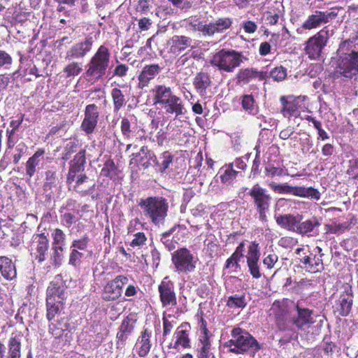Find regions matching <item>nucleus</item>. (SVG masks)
<instances>
[{
	"label": "nucleus",
	"instance_id": "f257e3e1",
	"mask_svg": "<svg viewBox=\"0 0 358 358\" xmlns=\"http://www.w3.org/2000/svg\"><path fill=\"white\" fill-rule=\"evenodd\" d=\"M352 42H343L337 50L339 59L337 62V72L345 78H352L358 73V51L352 49Z\"/></svg>",
	"mask_w": 358,
	"mask_h": 358
},
{
	"label": "nucleus",
	"instance_id": "f03ea898",
	"mask_svg": "<svg viewBox=\"0 0 358 358\" xmlns=\"http://www.w3.org/2000/svg\"><path fill=\"white\" fill-rule=\"evenodd\" d=\"M229 352L236 354L250 353L254 356L259 350L257 341L248 331L239 328H234L231 332V338L224 345Z\"/></svg>",
	"mask_w": 358,
	"mask_h": 358
},
{
	"label": "nucleus",
	"instance_id": "7ed1b4c3",
	"mask_svg": "<svg viewBox=\"0 0 358 358\" xmlns=\"http://www.w3.org/2000/svg\"><path fill=\"white\" fill-rule=\"evenodd\" d=\"M143 215L155 225L162 224L167 215L168 203L158 196L141 199L138 203Z\"/></svg>",
	"mask_w": 358,
	"mask_h": 358
},
{
	"label": "nucleus",
	"instance_id": "20e7f679",
	"mask_svg": "<svg viewBox=\"0 0 358 358\" xmlns=\"http://www.w3.org/2000/svg\"><path fill=\"white\" fill-rule=\"evenodd\" d=\"M110 62L108 49L101 45L87 64L85 76L90 81H96L105 75Z\"/></svg>",
	"mask_w": 358,
	"mask_h": 358
},
{
	"label": "nucleus",
	"instance_id": "39448f33",
	"mask_svg": "<svg viewBox=\"0 0 358 358\" xmlns=\"http://www.w3.org/2000/svg\"><path fill=\"white\" fill-rule=\"evenodd\" d=\"M243 59L245 57L241 52L222 49L213 55L211 64L221 71L231 73L241 65Z\"/></svg>",
	"mask_w": 358,
	"mask_h": 358
},
{
	"label": "nucleus",
	"instance_id": "423d86ee",
	"mask_svg": "<svg viewBox=\"0 0 358 358\" xmlns=\"http://www.w3.org/2000/svg\"><path fill=\"white\" fill-rule=\"evenodd\" d=\"M259 213V218L262 222L267 221V212L268 211L271 200V196L266 193L265 189L259 185H255L249 192Z\"/></svg>",
	"mask_w": 358,
	"mask_h": 358
},
{
	"label": "nucleus",
	"instance_id": "0eeeda50",
	"mask_svg": "<svg viewBox=\"0 0 358 358\" xmlns=\"http://www.w3.org/2000/svg\"><path fill=\"white\" fill-rule=\"evenodd\" d=\"M172 262L178 272H192L196 267L197 262L187 248H182L175 251L172 255Z\"/></svg>",
	"mask_w": 358,
	"mask_h": 358
},
{
	"label": "nucleus",
	"instance_id": "6e6552de",
	"mask_svg": "<svg viewBox=\"0 0 358 358\" xmlns=\"http://www.w3.org/2000/svg\"><path fill=\"white\" fill-rule=\"evenodd\" d=\"M329 39V31L322 29L315 36L310 37L305 48L306 53L312 59H316L320 57L322 49L326 46Z\"/></svg>",
	"mask_w": 358,
	"mask_h": 358
},
{
	"label": "nucleus",
	"instance_id": "1a4fd4ad",
	"mask_svg": "<svg viewBox=\"0 0 358 358\" xmlns=\"http://www.w3.org/2000/svg\"><path fill=\"white\" fill-rule=\"evenodd\" d=\"M268 186L275 192L280 194H292L295 196L301 197H312L316 199H320V193L317 190L309 187L306 188L303 187H292L287 183L278 184L271 182Z\"/></svg>",
	"mask_w": 358,
	"mask_h": 358
},
{
	"label": "nucleus",
	"instance_id": "9d476101",
	"mask_svg": "<svg viewBox=\"0 0 358 358\" xmlns=\"http://www.w3.org/2000/svg\"><path fill=\"white\" fill-rule=\"evenodd\" d=\"M338 8H332L329 11L322 12L316 10L312 15H309L306 20L303 23L302 27L305 29H313L320 27L322 24L328 23L329 21L336 18L338 14Z\"/></svg>",
	"mask_w": 358,
	"mask_h": 358
},
{
	"label": "nucleus",
	"instance_id": "9b49d317",
	"mask_svg": "<svg viewBox=\"0 0 358 358\" xmlns=\"http://www.w3.org/2000/svg\"><path fill=\"white\" fill-rule=\"evenodd\" d=\"M128 278L123 275L117 276L110 281L104 287L103 298L106 301H113L118 299L122 294V287L126 284Z\"/></svg>",
	"mask_w": 358,
	"mask_h": 358
},
{
	"label": "nucleus",
	"instance_id": "f8f14e48",
	"mask_svg": "<svg viewBox=\"0 0 358 358\" xmlns=\"http://www.w3.org/2000/svg\"><path fill=\"white\" fill-rule=\"evenodd\" d=\"M231 24L229 18H220L215 22L208 24L199 23L197 28L194 27V30H197L203 33V35L213 36L216 33H222L227 29Z\"/></svg>",
	"mask_w": 358,
	"mask_h": 358
},
{
	"label": "nucleus",
	"instance_id": "ddd939ff",
	"mask_svg": "<svg viewBox=\"0 0 358 358\" xmlns=\"http://www.w3.org/2000/svg\"><path fill=\"white\" fill-rule=\"evenodd\" d=\"M304 249L303 248H298L295 250V254L297 255V259L299 262L302 264L301 267L308 271L309 272L316 273L323 270V262L322 259L320 257H314V264H310V258L306 255V253L301 254Z\"/></svg>",
	"mask_w": 358,
	"mask_h": 358
},
{
	"label": "nucleus",
	"instance_id": "4468645a",
	"mask_svg": "<svg viewBox=\"0 0 358 358\" xmlns=\"http://www.w3.org/2000/svg\"><path fill=\"white\" fill-rule=\"evenodd\" d=\"M99 117L98 108L94 104L87 105L85 108V117L81 124V129L87 134L94 131Z\"/></svg>",
	"mask_w": 358,
	"mask_h": 358
},
{
	"label": "nucleus",
	"instance_id": "2eb2a0df",
	"mask_svg": "<svg viewBox=\"0 0 358 358\" xmlns=\"http://www.w3.org/2000/svg\"><path fill=\"white\" fill-rule=\"evenodd\" d=\"M192 39L185 36H173L169 41V52L175 55H179L188 47H190Z\"/></svg>",
	"mask_w": 358,
	"mask_h": 358
},
{
	"label": "nucleus",
	"instance_id": "dca6fc26",
	"mask_svg": "<svg viewBox=\"0 0 358 358\" xmlns=\"http://www.w3.org/2000/svg\"><path fill=\"white\" fill-rule=\"evenodd\" d=\"M162 68L158 64L145 66L138 76V87L143 89L148 85L149 82L152 80L161 71Z\"/></svg>",
	"mask_w": 358,
	"mask_h": 358
},
{
	"label": "nucleus",
	"instance_id": "f3484780",
	"mask_svg": "<svg viewBox=\"0 0 358 358\" xmlns=\"http://www.w3.org/2000/svg\"><path fill=\"white\" fill-rule=\"evenodd\" d=\"M297 310V317L293 320L294 324L299 329H304L314 323V319L312 316V310L301 308L299 305L296 306Z\"/></svg>",
	"mask_w": 358,
	"mask_h": 358
},
{
	"label": "nucleus",
	"instance_id": "a211bd4d",
	"mask_svg": "<svg viewBox=\"0 0 358 358\" xmlns=\"http://www.w3.org/2000/svg\"><path fill=\"white\" fill-rule=\"evenodd\" d=\"M159 292L164 306L176 305V297L171 285L162 282L159 286Z\"/></svg>",
	"mask_w": 358,
	"mask_h": 358
},
{
	"label": "nucleus",
	"instance_id": "6ab92c4d",
	"mask_svg": "<svg viewBox=\"0 0 358 358\" xmlns=\"http://www.w3.org/2000/svg\"><path fill=\"white\" fill-rule=\"evenodd\" d=\"M92 44V38H88L84 42L74 45L69 51H67L66 59L71 60L72 59L84 57L86 53L90 50Z\"/></svg>",
	"mask_w": 358,
	"mask_h": 358
},
{
	"label": "nucleus",
	"instance_id": "aec40b11",
	"mask_svg": "<svg viewBox=\"0 0 358 358\" xmlns=\"http://www.w3.org/2000/svg\"><path fill=\"white\" fill-rule=\"evenodd\" d=\"M166 113L175 114L176 117L185 113V109L180 97L174 95L164 104Z\"/></svg>",
	"mask_w": 358,
	"mask_h": 358
},
{
	"label": "nucleus",
	"instance_id": "412c9836",
	"mask_svg": "<svg viewBox=\"0 0 358 358\" xmlns=\"http://www.w3.org/2000/svg\"><path fill=\"white\" fill-rule=\"evenodd\" d=\"M275 220L277 224L280 227L296 232L298 224L301 220V216L299 215L295 216L291 214H286L277 216Z\"/></svg>",
	"mask_w": 358,
	"mask_h": 358
},
{
	"label": "nucleus",
	"instance_id": "4be33fe9",
	"mask_svg": "<svg viewBox=\"0 0 358 358\" xmlns=\"http://www.w3.org/2000/svg\"><path fill=\"white\" fill-rule=\"evenodd\" d=\"M33 244L36 245V250L38 253L36 258L38 259V262H43L45 259V252L49 247L47 237L44 234L34 235L33 237Z\"/></svg>",
	"mask_w": 358,
	"mask_h": 358
},
{
	"label": "nucleus",
	"instance_id": "5701e85b",
	"mask_svg": "<svg viewBox=\"0 0 358 358\" xmlns=\"http://www.w3.org/2000/svg\"><path fill=\"white\" fill-rule=\"evenodd\" d=\"M353 296L349 292L342 294L337 301L335 310L341 315L345 316L350 312L352 305Z\"/></svg>",
	"mask_w": 358,
	"mask_h": 358
},
{
	"label": "nucleus",
	"instance_id": "b1692460",
	"mask_svg": "<svg viewBox=\"0 0 358 358\" xmlns=\"http://www.w3.org/2000/svg\"><path fill=\"white\" fill-rule=\"evenodd\" d=\"M0 273L6 280H12L16 277L15 266L6 257H0Z\"/></svg>",
	"mask_w": 358,
	"mask_h": 358
},
{
	"label": "nucleus",
	"instance_id": "393cba45",
	"mask_svg": "<svg viewBox=\"0 0 358 358\" xmlns=\"http://www.w3.org/2000/svg\"><path fill=\"white\" fill-rule=\"evenodd\" d=\"M305 99L303 97L294 98L289 100H285V97H281L280 101L283 104L282 113L285 117H289L294 115L298 110V108L301 106L300 103Z\"/></svg>",
	"mask_w": 358,
	"mask_h": 358
},
{
	"label": "nucleus",
	"instance_id": "a878e982",
	"mask_svg": "<svg viewBox=\"0 0 358 358\" xmlns=\"http://www.w3.org/2000/svg\"><path fill=\"white\" fill-rule=\"evenodd\" d=\"M197 357L215 358L211 350L209 338L206 335V329L203 330V336H200Z\"/></svg>",
	"mask_w": 358,
	"mask_h": 358
},
{
	"label": "nucleus",
	"instance_id": "bb28decb",
	"mask_svg": "<svg viewBox=\"0 0 358 358\" xmlns=\"http://www.w3.org/2000/svg\"><path fill=\"white\" fill-rule=\"evenodd\" d=\"M156 103L164 104L171 97L174 96L171 89L162 85H156L152 90Z\"/></svg>",
	"mask_w": 358,
	"mask_h": 358
},
{
	"label": "nucleus",
	"instance_id": "cd10ccee",
	"mask_svg": "<svg viewBox=\"0 0 358 358\" xmlns=\"http://www.w3.org/2000/svg\"><path fill=\"white\" fill-rule=\"evenodd\" d=\"M52 294H53V292L52 289H50L49 298H46L47 317L48 320H53L63 310V303L58 302L57 305H55V299L51 296Z\"/></svg>",
	"mask_w": 358,
	"mask_h": 358
},
{
	"label": "nucleus",
	"instance_id": "c85d7f7f",
	"mask_svg": "<svg viewBox=\"0 0 358 358\" xmlns=\"http://www.w3.org/2000/svg\"><path fill=\"white\" fill-rule=\"evenodd\" d=\"M209 76L205 73H200L196 76L194 80V85L201 95L206 93V89L210 85Z\"/></svg>",
	"mask_w": 358,
	"mask_h": 358
},
{
	"label": "nucleus",
	"instance_id": "c756f323",
	"mask_svg": "<svg viewBox=\"0 0 358 358\" xmlns=\"http://www.w3.org/2000/svg\"><path fill=\"white\" fill-rule=\"evenodd\" d=\"M150 336L151 331L145 329L141 334V336L138 339V345H139V355L141 357H145L150 352L151 348L150 344Z\"/></svg>",
	"mask_w": 358,
	"mask_h": 358
},
{
	"label": "nucleus",
	"instance_id": "7c9ffc66",
	"mask_svg": "<svg viewBox=\"0 0 358 358\" xmlns=\"http://www.w3.org/2000/svg\"><path fill=\"white\" fill-rule=\"evenodd\" d=\"M43 155V151L38 150L27 162L26 173L29 178H31L34 176L36 171V168L39 165Z\"/></svg>",
	"mask_w": 358,
	"mask_h": 358
},
{
	"label": "nucleus",
	"instance_id": "2f4dec72",
	"mask_svg": "<svg viewBox=\"0 0 358 358\" xmlns=\"http://www.w3.org/2000/svg\"><path fill=\"white\" fill-rule=\"evenodd\" d=\"M21 339L22 336L18 335L12 337L9 341V355L8 358H20L21 356Z\"/></svg>",
	"mask_w": 358,
	"mask_h": 358
},
{
	"label": "nucleus",
	"instance_id": "473e14b6",
	"mask_svg": "<svg viewBox=\"0 0 358 358\" xmlns=\"http://www.w3.org/2000/svg\"><path fill=\"white\" fill-rule=\"evenodd\" d=\"M257 77H259L260 80H263L264 75L262 72H258L254 69H242L238 73V80L244 83H248L251 79Z\"/></svg>",
	"mask_w": 358,
	"mask_h": 358
},
{
	"label": "nucleus",
	"instance_id": "72a5a7b5",
	"mask_svg": "<svg viewBox=\"0 0 358 358\" xmlns=\"http://www.w3.org/2000/svg\"><path fill=\"white\" fill-rule=\"evenodd\" d=\"M52 289L53 294L51 295L55 299V305L58 302L63 303V300L66 298V293L63 287L58 286L55 283H51L47 289V298H49V290Z\"/></svg>",
	"mask_w": 358,
	"mask_h": 358
},
{
	"label": "nucleus",
	"instance_id": "f704fd0d",
	"mask_svg": "<svg viewBox=\"0 0 358 358\" xmlns=\"http://www.w3.org/2000/svg\"><path fill=\"white\" fill-rule=\"evenodd\" d=\"M134 322L129 317L123 320L120 326V331L117 335L118 339L124 341L127 338V336L130 334L134 329Z\"/></svg>",
	"mask_w": 358,
	"mask_h": 358
},
{
	"label": "nucleus",
	"instance_id": "c9c22d12",
	"mask_svg": "<svg viewBox=\"0 0 358 358\" xmlns=\"http://www.w3.org/2000/svg\"><path fill=\"white\" fill-rule=\"evenodd\" d=\"M183 326L179 327L175 332L176 343L174 348H177L179 345L186 348L189 345V340L188 337L187 330L183 329Z\"/></svg>",
	"mask_w": 358,
	"mask_h": 358
},
{
	"label": "nucleus",
	"instance_id": "e433bc0d",
	"mask_svg": "<svg viewBox=\"0 0 358 358\" xmlns=\"http://www.w3.org/2000/svg\"><path fill=\"white\" fill-rule=\"evenodd\" d=\"M320 224L319 221L315 217H313L311 220H306L301 223L299 222L296 232L300 234H306L312 231L315 227L319 226Z\"/></svg>",
	"mask_w": 358,
	"mask_h": 358
},
{
	"label": "nucleus",
	"instance_id": "4c0bfd02",
	"mask_svg": "<svg viewBox=\"0 0 358 358\" xmlns=\"http://www.w3.org/2000/svg\"><path fill=\"white\" fill-rule=\"evenodd\" d=\"M280 16L281 10L279 9V8H276L275 9H270L264 14V17L265 18L266 24L270 25L276 24Z\"/></svg>",
	"mask_w": 358,
	"mask_h": 358
},
{
	"label": "nucleus",
	"instance_id": "58836bf2",
	"mask_svg": "<svg viewBox=\"0 0 358 358\" xmlns=\"http://www.w3.org/2000/svg\"><path fill=\"white\" fill-rule=\"evenodd\" d=\"M243 108L249 113L255 115L258 111V107L251 95H245L242 99Z\"/></svg>",
	"mask_w": 358,
	"mask_h": 358
},
{
	"label": "nucleus",
	"instance_id": "ea45409f",
	"mask_svg": "<svg viewBox=\"0 0 358 358\" xmlns=\"http://www.w3.org/2000/svg\"><path fill=\"white\" fill-rule=\"evenodd\" d=\"M85 163V156L83 151L79 152L73 160V164L70 169L71 173H76L83 169Z\"/></svg>",
	"mask_w": 358,
	"mask_h": 358
},
{
	"label": "nucleus",
	"instance_id": "a19ab883",
	"mask_svg": "<svg viewBox=\"0 0 358 358\" xmlns=\"http://www.w3.org/2000/svg\"><path fill=\"white\" fill-rule=\"evenodd\" d=\"M111 95L114 103L115 110H119L125 103L124 96L120 89L114 88L112 90Z\"/></svg>",
	"mask_w": 358,
	"mask_h": 358
},
{
	"label": "nucleus",
	"instance_id": "79ce46f5",
	"mask_svg": "<svg viewBox=\"0 0 358 358\" xmlns=\"http://www.w3.org/2000/svg\"><path fill=\"white\" fill-rule=\"evenodd\" d=\"M234 164H229L224 169L223 173L220 175V180L222 182L230 184L231 181L236 177L237 171L233 169Z\"/></svg>",
	"mask_w": 358,
	"mask_h": 358
},
{
	"label": "nucleus",
	"instance_id": "37998d69",
	"mask_svg": "<svg viewBox=\"0 0 358 358\" xmlns=\"http://www.w3.org/2000/svg\"><path fill=\"white\" fill-rule=\"evenodd\" d=\"M260 252L259 245L256 242L252 243L248 247V251L246 255L247 262L259 261Z\"/></svg>",
	"mask_w": 358,
	"mask_h": 358
},
{
	"label": "nucleus",
	"instance_id": "c03bdc74",
	"mask_svg": "<svg viewBox=\"0 0 358 358\" xmlns=\"http://www.w3.org/2000/svg\"><path fill=\"white\" fill-rule=\"evenodd\" d=\"M265 173L266 176L273 178L275 177H280L283 175H285L286 173L285 170L280 167H275L272 164H268L265 168Z\"/></svg>",
	"mask_w": 358,
	"mask_h": 358
},
{
	"label": "nucleus",
	"instance_id": "a18cd8bd",
	"mask_svg": "<svg viewBox=\"0 0 358 358\" xmlns=\"http://www.w3.org/2000/svg\"><path fill=\"white\" fill-rule=\"evenodd\" d=\"M246 305L243 296H232L227 301V306L230 308H244Z\"/></svg>",
	"mask_w": 358,
	"mask_h": 358
},
{
	"label": "nucleus",
	"instance_id": "49530a36",
	"mask_svg": "<svg viewBox=\"0 0 358 358\" xmlns=\"http://www.w3.org/2000/svg\"><path fill=\"white\" fill-rule=\"evenodd\" d=\"M176 324V322L171 315L164 316L163 318V336H166L167 334H169L171 331Z\"/></svg>",
	"mask_w": 358,
	"mask_h": 358
},
{
	"label": "nucleus",
	"instance_id": "de8ad7c7",
	"mask_svg": "<svg viewBox=\"0 0 358 358\" xmlns=\"http://www.w3.org/2000/svg\"><path fill=\"white\" fill-rule=\"evenodd\" d=\"M82 71V67L80 64L77 62H72L67 65L64 69V72L66 73L67 77L74 76L78 75Z\"/></svg>",
	"mask_w": 358,
	"mask_h": 358
},
{
	"label": "nucleus",
	"instance_id": "09e8293b",
	"mask_svg": "<svg viewBox=\"0 0 358 358\" xmlns=\"http://www.w3.org/2000/svg\"><path fill=\"white\" fill-rule=\"evenodd\" d=\"M286 75V69L282 66L273 69L270 73L271 77L275 81H282Z\"/></svg>",
	"mask_w": 358,
	"mask_h": 358
},
{
	"label": "nucleus",
	"instance_id": "8fccbe9b",
	"mask_svg": "<svg viewBox=\"0 0 358 358\" xmlns=\"http://www.w3.org/2000/svg\"><path fill=\"white\" fill-rule=\"evenodd\" d=\"M83 253L78 252L76 249H73L69 257V264L77 267L80 264Z\"/></svg>",
	"mask_w": 358,
	"mask_h": 358
},
{
	"label": "nucleus",
	"instance_id": "3c124183",
	"mask_svg": "<svg viewBox=\"0 0 358 358\" xmlns=\"http://www.w3.org/2000/svg\"><path fill=\"white\" fill-rule=\"evenodd\" d=\"M134 239L131 241L130 243L131 247H140L143 246L145 244L147 238L143 232H138L134 234Z\"/></svg>",
	"mask_w": 358,
	"mask_h": 358
},
{
	"label": "nucleus",
	"instance_id": "603ef678",
	"mask_svg": "<svg viewBox=\"0 0 358 358\" xmlns=\"http://www.w3.org/2000/svg\"><path fill=\"white\" fill-rule=\"evenodd\" d=\"M52 249L54 250V254L51 259L52 261V264L56 266L60 264L63 245H53Z\"/></svg>",
	"mask_w": 358,
	"mask_h": 358
},
{
	"label": "nucleus",
	"instance_id": "864d4df0",
	"mask_svg": "<svg viewBox=\"0 0 358 358\" xmlns=\"http://www.w3.org/2000/svg\"><path fill=\"white\" fill-rule=\"evenodd\" d=\"M152 153L150 152L147 147L143 146L140 151L136 154V162H143L144 159H151Z\"/></svg>",
	"mask_w": 358,
	"mask_h": 358
},
{
	"label": "nucleus",
	"instance_id": "5fc2aeb1",
	"mask_svg": "<svg viewBox=\"0 0 358 358\" xmlns=\"http://www.w3.org/2000/svg\"><path fill=\"white\" fill-rule=\"evenodd\" d=\"M258 262L259 261L247 262L250 273L252 275V277L255 278H259L261 276V273L259 271Z\"/></svg>",
	"mask_w": 358,
	"mask_h": 358
},
{
	"label": "nucleus",
	"instance_id": "6e6d98bb",
	"mask_svg": "<svg viewBox=\"0 0 358 358\" xmlns=\"http://www.w3.org/2000/svg\"><path fill=\"white\" fill-rule=\"evenodd\" d=\"M52 236L53 245H64L66 236L61 229H56Z\"/></svg>",
	"mask_w": 358,
	"mask_h": 358
},
{
	"label": "nucleus",
	"instance_id": "4d7b16f0",
	"mask_svg": "<svg viewBox=\"0 0 358 358\" xmlns=\"http://www.w3.org/2000/svg\"><path fill=\"white\" fill-rule=\"evenodd\" d=\"M12 57L9 54L3 50H0V68H7L8 66H10L12 64Z\"/></svg>",
	"mask_w": 358,
	"mask_h": 358
},
{
	"label": "nucleus",
	"instance_id": "13d9d810",
	"mask_svg": "<svg viewBox=\"0 0 358 358\" xmlns=\"http://www.w3.org/2000/svg\"><path fill=\"white\" fill-rule=\"evenodd\" d=\"M278 257L276 254L272 252L268 254L263 260V263L268 268H272L278 262Z\"/></svg>",
	"mask_w": 358,
	"mask_h": 358
},
{
	"label": "nucleus",
	"instance_id": "bf43d9fd",
	"mask_svg": "<svg viewBox=\"0 0 358 358\" xmlns=\"http://www.w3.org/2000/svg\"><path fill=\"white\" fill-rule=\"evenodd\" d=\"M121 131L124 137H130V123L129 121L126 118H123L121 121Z\"/></svg>",
	"mask_w": 358,
	"mask_h": 358
},
{
	"label": "nucleus",
	"instance_id": "052dcab7",
	"mask_svg": "<svg viewBox=\"0 0 358 358\" xmlns=\"http://www.w3.org/2000/svg\"><path fill=\"white\" fill-rule=\"evenodd\" d=\"M88 239L87 237H83L79 240H75L72 243L73 249L85 250L87 246Z\"/></svg>",
	"mask_w": 358,
	"mask_h": 358
},
{
	"label": "nucleus",
	"instance_id": "680f3d73",
	"mask_svg": "<svg viewBox=\"0 0 358 358\" xmlns=\"http://www.w3.org/2000/svg\"><path fill=\"white\" fill-rule=\"evenodd\" d=\"M170 232L164 233L162 237V241L165 245V246L169 249V250H172L176 248L175 243L173 241L169 238Z\"/></svg>",
	"mask_w": 358,
	"mask_h": 358
},
{
	"label": "nucleus",
	"instance_id": "e2e57ef3",
	"mask_svg": "<svg viewBox=\"0 0 358 358\" xmlns=\"http://www.w3.org/2000/svg\"><path fill=\"white\" fill-rule=\"evenodd\" d=\"M76 217L75 215L71 213H66L63 215V222L64 224L68 227H69L76 220Z\"/></svg>",
	"mask_w": 358,
	"mask_h": 358
},
{
	"label": "nucleus",
	"instance_id": "0e129e2a",
	"mask_svg": "<svg viewBox=\"0 0 358 358\" xmlns=\"http://www.w3.org/2000/svg\"><path fill=\"white\" fill-rule=\"evenodd\" d=\"M128 69L129 68L127 66L124 64H119L114 70V75L119 77L124 76L127 74Z\"/></svg>",
	"mask_w": 358,
	"mask_h": 358
},
{
	"label": "nucleus",
	"instance_id": "69168bd1",
	"mask_svg": "<svg viewBox=\"0 0 358 358\" xmlns=\"http://www.w3.org/2000/svg\"><path fill=\"white\" fill-rule=\"evenodd\" d=\"M243 27L247 33L252 34L257 30V24L252 21H246L243 23Z\"/></svg>",
	"mask_w": 358,
	"mask_h": 358
},
{
	"label": "nucleus",
	"instance_id": "338daca9",
	"mask_svg": "<svg viewBox=\"0 0 358 358\" xmlns=\"http://www.w3.org/2000/svg\"><path fill=\"white\" fill-rule=\"evenodd\" d=\"M164 159L161 163V171L162 172L166 171L167 169H169L170 164L172 162V157L168 155L164 154Z\"/></svg>",
	"mask_w": 358,
	"mask_h": 358
},
{
	"label": "nucleus",
	"instance_id": "774afa93",
	"mask_svg": "<svg viewBox=\"0 0 358 358\" xmlns=\"http://www.w3.org/2000/svg\"><path fill=\"white\" fill-rule=\"evenodd\" d=\"M294 133V129L292 127H288L286 129L282 130L280 133V138L286 140L288 139L292 134Z\"/></svg>",
	"mask_w": 358,
	"mask_h": 358
}]
</instances>
